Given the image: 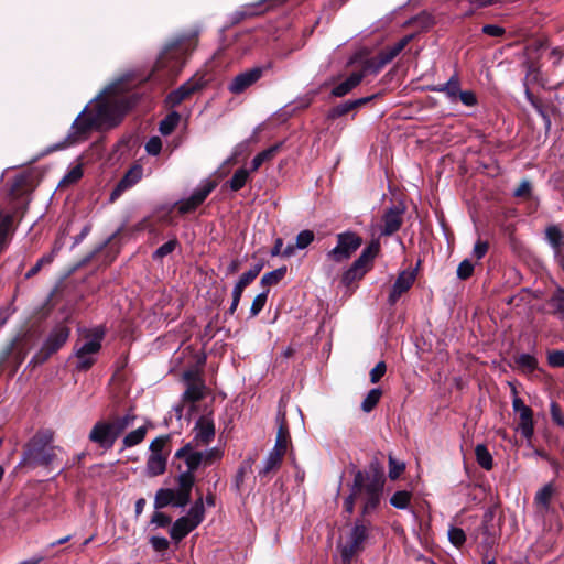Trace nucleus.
Returning <instances> with one entry per match:
<instances>
[{"mask_svg": "<svg viewBox=\"0 0 564 564\" xmlns=\"http://www.w3.org/2000/svg\"><path fill=\"white\" fill-rule=\"evenodd\" d=\"M135 85L130 74L108 85L91 100V105H87L77 116L65 142L56 144L54 149L59 150L82 142L93 130L119 124L124 113L138 101V95L132 91Z\"/></svg>", "mask_w": 564, "mask_h": 564, "instance_id": "1", "label": "nucleus"}, {"mask_svg": "<svg viewBox=\"0 0 564 564\" xmlns=\"http://www.w3.org/2000/svg\"><path fill=\"white\" fill-rule=\"evenodd\" d=\"M382 481L367 471L357 470L349 495L344 500V509L348 514L355 510V503L361 506V517L368 518L378 508L382 497Z\"/></svg>", "mask_w": 564, "mask_h": 564, "instance_id": "2", "label": "nucleus"}, {"mask_svg": "<svg viewBox=\"0 0 564 564\" xmlns=\"http://www.w3.org/2000/svg\"><path fill=\"white\" fill-rule=\"evenodd\" d=\"M51 433L44 432L34 435L26 444L18 466L35 468L37 466L50 467L56 465L59 471H62V464L58 463V453H61L62 449L51 446Z\"/></svg>", "mask_w": 564, "mask_h": 564, "instance_id": "3", "label": "nucleus"}, {"mask_svg": "<svg viewBox=\"0 0 564 564\" xmlns=\"http://www.w3.org/2000/svg\"><path fill=\"white\" fill-rule=\"evenodd\" d=\"M137 416L132 412H128L122 416H116L111 421H98L89 432V441L97 444L104 449L113 447L117 438L131 426Z\"/></svg>", "mask_w": 564, "mask_h": 564, "instance_id": "4", "label": "nucleus"}, {"mask_svg": "<svg viewBox=\"0 0 564 564\" xmlns=\"http://www.w3.org/2000/svg\"><path fill=\"white\" fill-rule=\"evenodd\" d=\"M192 50L191 42L185 39H176L165 45L156 63L155 72H164L162 77H175L185 65L186 56Z\"/></svg>", "mask_w": 564, "mask_h": 564, "instance_id": "5", "label": "nucleus"}, {"mask_svg": "<svg viewBox=\"0 0 564 564\" xmlns=\"http://www.w3.org/2000/svg\"><path fill=\"white\" fill-rule=\"evenodd\" d=\"M370 530L371 523L367 518L355 521L345 543L339 546L343 564H350L354 556L364 550Z\"/></svg>", "mask_w": 564, "mask_h": 564, "instance_id": "6", "label": "nucleus"}, {"mask_svg": "<svg viewBox=\"0 0 564 564\" xmlns=\"http://www.w3.org/2000/svg\"><path fill=\"white\" fill-rule=\"evenodd\" d=\"M69 335L70 328L66 324L58 323L55 325L46 336L37 354L34 356V361L44 362L47 360L53 354L64 346L69 338Z\"/></svg>", "mask_w": 564, "mask_h": 564, "instance_id": "7", "label": "nucleus"}, {"mask_svg": "<svg viewBox=\"0 0 564 564\" xmlns=\"http://www.w3.org/2000/svg\"><path fill=\"white\" fill-rule=\"evenodd\" d=\"M336 246L327 252V258L336 263L348 260L362 245V239L354 231H344L336 236Z\"/></svg>", "mask_w": 564, "mask_h": 564, "instance_id": "8", "label": "nucleus"}, {"mask_svg": "<svg viewBox=\"0 0 564 564\" xmlns=\"http://www.w3.org/2000/svg\"><path fill=\"white\" fill-rule=\"evenodd\" d=\"M380 249L378 240L371 241L360 253V256L352 262L351 267L345 272L344 279L352 281L360 279L371 267V263Z\"/></svg>", "mask_w": 564, "mask_h": 564, "instance_id": "9", "label": "nucleus"}, {"mask_svg": "<svg viewBox=\"0 0 564 564\" xmlns=\"http://www.w3.org/2000/svg\"><path fill=\"white\" fill-rule=\"evenodd\" d=\"M264 67L257 66L238 74L228 84V90L234 95L242 94L262 77Z\"/></svg>", "mask_w": 564, "mask_h": 564, "instance_id": "10", "label": "nucleus"}, {"mask_svg": "<svg viewBox=\"0 0 564 564\" xmlns=\"http://www.w3.org/2000/svg\"><path fill=\"white\" fill-rule=\"evenodd\" d=\"M512 409L520 417L518 430L524 438L530 440L534 433L532 410L518 397L512 400Z\"/></svg>", "mask_w": 564, "mask_h": 564, "instance_id": "11", "label": "nucleus"}, {"mask_svg": "<svg viewBox=\"0 0 564 564\" xmlns=\"http://www.w3.org/2000/svg\"><path fill=\"white\" fill-rule=\"evenodd\" d=\"M192 444L196 447L208 445L215 437V424L209 415H202L193 429Z\"/></svg>", "mask_w": 564, "mask_h": 564, "instance_id": "12", "label": "nucleus"}, {"mask_svg": "<svg viewBox=\"0 0 564 564\" xmlns=\"http://www.w3.org/2000/svg\"><path fill=\"white\" fill-rule=\"evenodd\" d=\"M405 207L402 204L389 207L382 215L381 236H391L397 232L403 224Z\"/></svg>", "mask_w": 564, "mask_h": 564, "instance_id": "13", "label": "nucleus"}, {"mask_svg": "<svg viewBox=\"0 0 564 564\" xmlns=\"http://www.w3.org/2000/svg\"><path fill=\"white\" fill-rule=\"evenodd\" d=\"M415 279L416 274L414 271L404 270L400 272L389 294V304L394 305L401 295L411 289Z\"/></svg>", "mask_w": 564, "mask_h": 564, "instance_id": "14", "label": "nucleus"}, {"mask_svg": "<svg viewBox=\"0 0 564 564\" xmlns=\"http://www.w3.org/2000/svg\"><path fill=\"white\" fill-rule=\"evenodd\" d=\"M204 83L202 79L191 78L183 85H181L177 89L171 91L166 97V102L171 107H175L180 105L184 99L189 97L195 91L202 89Z\"/></svg>", "mask_w": 564, "mask_h": 564, "instance_id": "15", "label": "nucleus"}, {"mask_svg": "<svg viewBox=\"0 0 564 564\" xmlns=\"http://www.w3.org/2000/svg\"><path fill=\"white\" fill-rule=\"evenodd\" d=\"M142 175L143 169L140 165L130 167L111 192L110 199H117L124 191L135 185L142 178Z\"/></svg>", "mask_w": 564, "mask_h": 564, "instance_id": "16", "label": "nucleus"}, {"mask_svg": "<svg viewBox=\"0 0 564 564\" xmlns=\"http://www.w3.org/2000/svg\"><path fill=\"white\" fill-rule=\"evenodd\" d=\"M105 332L102 328L97 327L95 328L88 336L87 340L82 345H76L75 351L80 355H90L96 356L100 348H101V341L104 339Z\"/></svg>", "mask_w": 564, "mask_h": 564, "instance_id": "17", "label": "nucleus"}, {"mask_svg": "<svg viewBox=\"0 0 564 564\" xmlns=\"http://www.w3.org/2000/svg\"><path fill=\"white\" fill-rule=\"evenodd\" d=\"M194 447H196V446L193 445L192 443H187L185 446L180 448L175 454V457L184 458L185 464L187 466L186 471H191L192 474L197 468L203 466V458H202L200 452L195 451Z\"/></svg>", "mask_w": 564, "mask_h": 564, "instance_id": "18", "label": "nucleus"}, {"mask_svg": "<svg viewBox=\"0 0 564 564\" xmlns=\"http://www.w3.org/2000/svg\"><path fill=\"white\" fill-rule=\"evenodd\" d=\"M431 90L445 94L449 101L454 102L460 93V79L457 74H454L446 83L435 85Z\"/></svg>", "mask_w": 564, "mask_h": 564, "instance_id": "19", "label": "nucleus"}, {"mask_svg": "<svg viewBox=\"0 0 564 564\" xmlns=\"http://www.w3.org/2000/svg\"><path fill=\"white\" fill-rule=\"evenodd\" d=\"M364 77V73L354 72L344 82H341L340 84L333 88L332 95L335 97H344L345 95L350 93L355 87H357L361 83Z\"/></svg>", "mask_w": 564, "mask_h": 564, "instance_id": "20", "label": "nucleus"}, {"mask_svg": "<svg viewBox=\"0 0 564 564\" xmlns=\"http://www.w3.org/2000/svg\"><path fill=\"white\" fill-rule=\"evenodd\" d=\"M166 454H150L145 465L148 476L155 477L162 475L166 469Z\"/></svg>", "mask_w": 564, "mask_h": 564, "instance_id": "21", "label": "nucleus"}, {"mask_svg": "<svg viewBox=\"0 0 564 564\" xmlns=\"http://www.w3.org/2000/svg\"><path fill=\"white\" fill-rule=\"evenodd\" d=\"M412 37V35L404 36L395 44L387 46L383 50H381L377 55L383 61V63L388 64L404 50V47L409 44Z\"/></svg>", "mask_w": 564, "mask_h": 564, "instance_id": "22", "label": "nucleus"}, {"mask_svg": "<svg viewBox=\"0 0 564 564\" xmlns=\"http://www.w3.org/2000/svg\"><path fill=\"white\" fill-rule=\"evenodd\" d=\"M412 37V35L404 36L395 44L387 46L383 50H381L377 55L383 61V63L388 64L404 50V47L409 44Z\"/></svg>", "mask_w": 564, "mask_h": 564, "instance_id": "23", "label": "nucleus"}, {"mask_svg": "<svg viewBox=\"0 0 564 564\" xmlns=\"http://www.w3.org/2000/svg\"><path fill=\"white\" fill-rule=\"evenodd\" d=\"M194 529L195 527L187 520V518L181 517L172 524L170 529L171 539L178 543Z\"/></svg>", "mask_w": 564, "mask_h": 564, "instance_id": "24", "label": "nucleus"}, {"mask_svg": "<svg viewBox=\"0 0 564 564\" xmlns=\"http://www.w3.org/2000/svg\"><path fill=\"white\" fill-rule=\"evenodd\" d=\"M551 313L560 319H564V289L557 286L547 301Z\"/></svg>", "mask_w": 564, "mask_h": 564, "instance_id": "25", "label": "nucleus"}, {"mask_svg": "<svg viewBox=\"0 0 564 564\" xmlns=\"http://www.w3.org/2000/svg\"><path fill=\"white\" fill-rule=\"evenodd\" d=\"M554 494L552 484L544 485L534 497V503L540 508L542 513H546L550 510L551 498Z\"/></svg>", "mask_w": 564, "mask_h": 564, "instance_id": "26", "label": "nucleus"}, {"mask_svg": "<svg viewBox=\"0 0 564 564\" xmlns=\"http://www.w3.org/2000/svg\"><path fill=\"white\" fill-rule=\"evenodd\" d=\"M205 517V509H204V500L203 497L199 496L198 499L193 503V506L189 508L188 512L184 518H187V520L197 528L204 520Z\"/></svg>", "mask_w": 564, "mask_h": 564, "instance_id": "27", "label": "nucleus"}, {"mask_svg": "<svg viewBox=\"0 0 564 564\" xmlns=\"http://www.w3.org/2000/svg\"><path fill=\"white\" fill-rule=\"evenodd\" d=\"M175 498V490L169 488H161L156 491L154 497V508L156 510L163 509L170 505L173 506Z\"/></svg>", "mask_w": 564, "mask_h": 564, "instance_id": "28", "label": "nucleus"}, {"mask_svg": "<svg viewBox=\"0 0 564 564\" xmlns=\"http://www.w3.org/2000/svg\"><path fill=\"white\" fill-rule=\"evenodd\" d=\"M282 143H276L260 153H258L251 162V172L257 171L265 161L271 160L280 150Z\"/></svg>", "mask_w": 564, "mask_h": 564, "instance_id": "29", "label": "nucleus"}, {"mask_svg": "<svg viewBox=\"0 0 564 564\" xmlns=\"http://www.w3.org/2000/svg\"><path fill=\"white\" fill-rule=\"evenodd\" d=\"M545 238L557 253L564 246V235L557 226H550L545 230Z\"/></svg>", "mask_w": 564, "mask_h": 564, "instance_id": "30", "label": "nucleus"}, {"mask_svg": "<svg viewBox=\"0 0 564 564\" xmlns=\"http://www.w3.org/2000/svg\"><path fill=\"white\" fill-rule=\"evenodd\" d=\"M286 274V267L278 268L273 271L267 272L262 275L260 284L264 290L278 284Z\"/></svg>", "mask_w": 564, "mask_h": 564, "instance_id": "31", "label": "nucleus"}, {"mask_svg": "<svg viewBox=\"0 0 564 564\" xmlns=\"http://www.w3.org/2000/svg\"><path fill=\"white\" fill-rule=\"evenodd\" d=\"M476 460L480 467L490 470L494 466V458L484 444H478L475 448Z\"/></svg>", "mask_w": 564, "mask_h": 564, "instance_id": "32", "label": "nucleus"}, {"mask_svg": "<svg viewBox=\"0 0 564 564\" xmlns=\"http://www.w3.org/2000/svg\"><path fill=\"white\" fill-rule=\"evenodd\" d=\"M181 120V116L177 111L170 112L159 124V131L163 135L171 134L174 129L177 127Z\"/></svg>", "mask_w": 564, "mask_h": 564, "instance_id": "33", "label": "nucleus"}, {"mask_svg": "<svg viewBox=\"0 0 564 564\" xmlns=\"http://www.w3.org/2000/svg\"><path fill=\"white\" fill-rule=\"evenodd\" d=\"M205 386L200 381H194L188 384L187 389L183 393V399L191 402L199 401L204 398Z\"/></svg>", "mask_w": 564, "mask_h": 564, "instance_id": "34", "label": "nucleus"}, {"mask_svg": "<svg viewBox=\"0 0 564 564\" xmlns=\"http://www.w3.org/2000/svg\"><path fill=\"white\" fill-rule=\"evenodd\" d=\"M147 431L148 427L143 425L129 432L122 440L123 447L128 448L140 444L144 440Z\"/></svg>", "mask_w": 564, "mask_h": 564, "instance_id": "35", "label": "nucleus"}, {"mask_svg": "<svg viewBox=\"0 0 564 564\" xmlns=\"http://www.w3.org/2000/svg\"><path fill=\"white\" fill-rule=\"evenodd\" d=\"M284 454L279 453L276 451L271 449L267 458L262 463V469L260 470V475H267L281 464L282 457Z\"/></svg>", "mask_w": 564, "mask_h": 564, "instance_id": "36", "label": "nucleus"}, {"mask_svg": "<svg viewBox=\"0 0 564 564\" xmlns=\"http://www.w3.org/2000/svg\"><path fill=\"white\" fill-rule=\"evenodd\" d=\"M289 443V431L288 427L284 424V420L282 419L280 423V427L278 430L276 440L273 451H276L279 453L285 454Z\"/></svg>", "mask_w": 564, "mask_h": 564, "instance_id": "37", "label": "nucleus"}, {"mask_svg": "<svg viewBox=\"0 0 564 564\" xmlns=\"http://www.w3.org/2000/svg\"><path fill=\"white\" fill-rule=\"evenodd\" d=\"M516 365L524 372H532L538 368V360L533 355L530 354H521L516 360Z\"/></svg>", "mask_w": 564, "mask_h": 564, "instance_id": "38", "label": "nucleus"}, {"mask_svg": "<svg viewBox=\"0 0 564 564\" xmlns=\"http://www.w3.org/2000/svg\"><path fill=\"white\" fill-rule=\"evenodd\" d=\"M58 250H59V247H55L50 253L41 257L36 261V263L26 272L25 278L30 279V278L34 276L35 274H37L40 272V270L42 269L43 265L52 263V261L54 260V257Z\"/></svg>", "mask_w": 564, "mask_h": 564, "instance_id": "39", "label": "nucleus"}, {"mask_svg": "<svg viewBox=\"0 0 564 564\" xmlns=\"http://www.w3.org/2000/svg\"><path fill=\"white\" fill-rule=\"evenodd\" d=\"M381 395H382L381 389H379V388L371 389L361 402L362 411L366 413L372 411L375 409V406L378 404Z\"/></svg>", "mask_w": 564, "mask_h": 564, "instance_id": "40", "label": "nucleus"}, {"mask_svg": "<svg viewBox=\"0 0 564 564\" xmlns=\"http://www.w3.org/2000/svg\"><path fill=\"white\" fill-rule=\"evenodd\" d=\"M178 247V241L176 238L170 239L161 247H159L152 254V259L154 261H161L166 256L171 254Z\"/></svg>", "mask_w": 564, "mask_h": 564, "instance_id": "41", "label": "nucleus"}, {"mask_svg": "<svg viewBox=\"0 0 564 564\" xmlns=\"http://www.w3.org/2000/svg\"><path fill=\"white\" fill-rule=\"evenodd\" d=\"M199 452L203 458V466H209L215 462L220 460L224 455V451L218 446Z\"/></svg>", "mask_w": 564, "mask_h": 564, "instance_id": "42", "label": "nucleus"}, {"mask_svg": "<svg viewBox=\"0 0 564 564\" xmlns=\"http://www.w3.org/2000/svg\"><path fill=\"white\" fill-rule=\"evenodd\" d=\"M249 174H250V171H248L246 169L237 170L229 181L230 188L235 192L242 188L247 183Z\"/></svg>", "mask_w": 564, "mask_h": 564, "instance_id": "43", "label": "nucleus"}, {"mask_svg": "<svg viewBox=\"0 0 564 564\" xmlns=\"http://www.w3.org/2000/svg\"><path fill=\"white\" fill-rule=\"evenodd\" d=\"M194 482H195L194 474H192L191 471H183L178 475V478H177V484H178L177 490L182 491L183 494L191 495Z\"/></svg>", "mask_w": 564, "mask_h": 564, "instance_id": "44", "label": "nucleus"}, {"mask_svg": "<svg viewBox=\"0 0 564 564\" xmlns=\"http://www.w3.org/2000/svg\"><path fill=\"white\" fill-rule=\"evenodd\" d=\"M387 64L383 63V61L378 56L376 55L375 57L372 58H369L367 59L365 63H364V66H362V70H360L359 73H364L365 76L367 74H377L379 73Z\"/></svg>", "mask_w": 564, "mask_h": 564, "instance_id": "45", "label": "nucleus"}, {"mask_svg": "<svg viewBox=\"0 0 564 564\" xmlns=\"http://www.w3.org/2000/svg\"><path fill=\"white\" fill-rule=\"evenodd\" d=\"M411 495L405 490L397 491L390 498V503L397 509H406L410 503Z\"/></svg>", "mask_w": 564, "mask_h": 564, "instance_id": "46", "label": "nucleus"}, {"mask_svg": "<svg viewBox=\"0 0 564 564\" xmlns=\"http://www.w3.org/2000/svg\"><path fill=\"white\" fill-rule=\"evenodd\" d=\"M314 237L315 235L312 230L305 229L300 231L296 236L295 245H293L295 250H303L308 247L313 242Z\"/></svg>", "mask_w": 564, "mask_h": 564, "instance_id": "47", "label": "nucleus"}, {"mask_svg": "<svg viewBox=\"0 0 564 564\" xmlns=\"http://www.w3.org/2000/svg\"><path fill=\"white\" fill-rule=\"evenodd\" d=\"M200 204H203L200 199L192 194L188 198L178 202L176 206L181 214H186L195 210Z\"/></svg>", "mask_w": 564, "mask_h": 564, "instance_id": "48", "label": "nucleus"}, {"mask_svg": "<svg viewBox=\"0 0 564 564\" xmlns=\"http://www.w3.org/2000/svg\"><path fill=\"white\" fill-rule=\"evenodd\" d=\"M269 290H263L261 293H259L252 301L251 307H250V316L256 317L264 307L268 299Z\"/></svg>", "mask_w": 564, "mask_h": 564, "instance_id": "49", "label": "nucleus"}, {"mask_svg": "<svg viewBox=\"0 0 564 564\" xmlns=\"http://www.w3.org/2000/svg\"><path fill=\"white\" fill-rule=\"evenodd\" d=\"M447 535L449 542L456 547H460L466 542V534L460 528L449 527Z\"/></svg>", "mask_w": 564, "mask_h": 564, "instance_id": "50", "label": "nucleus"}, {"mask_svg": "<svg viewBox=\"0 0 564 564\" xmlns=\"http://www.w3.org/2000/svg\"><path fill=\"white\" fill-rule=\"evenodd\" d=\"M282 247L283 240L281 238H276L274 246L271 249V256L275 257L282 254L283 257L290 258L291 256L294 254L295 248L293 245H288L284 249H282Z\"/></svg>", "mask_w": 564, "mask_h": 564, "instance_id": "51", "label": "nucleus"}, {"mask_svg": "<svg viewBox=\"0 0 564 564\" xmlns=\"http://www.w3.org/2000/svg\"><path fill=\"white\" fill-rule=\"evenodd\" d=\"M405 464L389 455V478L395 480L404 471Z\"/></svg>", "mask_w": 564, "mask_h": 564, "instance_id": "52", "label": "nucleus"}, {"mask_svg": "<svg viewBox=\"0 0 564 564\" xmlns=\"http://www.w3.org/2000/svg\"><path fill=\"white\" fill-rule=\"evenodd\" d=\"M475 265L468 259L463 260L457 268L456 274L460 280L469 279L474 273Z\"/></svg>", "mask_w": 564, "mask_h": 564, "instance_id": "53", "label": "nucleus"}, {"mask_svg": "<svg viewBox=\"0 0 564 564\" xmlns=\"http://www.w3.org/2000/svg\"><path fill=\"white\" fill-rule=\"evenodd\" d=\"M215 186H216V184L214 182L204 181L193 192V195H195L203 203L207 198V196L212 193V191L215 188Z\"/></svg>", "mask_w": 564, "mask_h": 564, "instance_id": "54", "label": "nucleus"}, {"mask_svg": "<svg viewBox=\"0 0 564 564\" xmlns=\"http://www.w3.org/2000/svg\"><path fill=\"white\" fill-rule=\"evenodd\" d=\"M75 357L77 358L76 369L78 371L88 370L96 361V358L90 355H80L75 351Z\"/></svg>", "mask_w": 564, "mask_h": 564, "instance_id": "55", "label": "nucleus"}, {"mask_svg": "<svg viewBox=\"0 0 564 564\" xmlns=\"http://www.w3.org/2000/svg\"><path fill=\"white\" fill-rule=\"evenodd\" d=\"M351 110H355L354 105H352L351 100H347V101H345L343 104H339L336 107H334L332 109V111H330V117L332 118H339V117L348 113Z\"/></svg>", "mask_w": 564, "mask_h": 564, "instance_id": "56", "label": "nucleus"}, {"mask_svg": "<svg viewBox=\"0 0 564 564\" xmlns=\"http://www.w3.org/2000/svg\"><path fill=\"white\" fill-rule=\"evenodd\" d=\"M149 542L156 552H165L170 546L169 540L164 536L153 535L149 539Z\"/></svg>", "mask_w": 564, "mask_h": 564, "instance_id": "57", "label": "nucleus"}, {"mask_svg": "<svg viewBox=\"0 0 564 564\" xmlns=\"http://www.w3.org/2000/svg\"><path fill=\"white\" fill-rule=\"evenodd\" d=\"M161 149H162V141L159 137H152L145 143V151L150 155L160 154Z\"/></svg>", "mask_w": 564, "mask_h": 564, "instance_id": "58", "label": "nucleus"}, {"mask_svg": "<svg viewBox=\"0 0 564 564\" xmlns=\"http://www.w3.org/2000/svg\"><path fill=\"white\" fill-rule=\"evenodd\" d=\"M171 517L160 511H155L151 517V524H154L158 528H165L171 523Z\"/></svg>", "mask_w": 564, "mask_h": 564, "instance_id": "59", "label": "nucleus"}, {"mask_svg": "<svg viewBox=\"0 0 564 564\" xmlns=\"http://www.w3.org/2000/svg\"><path fill=\"white\" fill-rule=\"evenodd\" d=\"M386 371V362L379 361L370 371V381L377 383L384 376Z\"/></svg>", "mask_w": 564, "mask_h": 564, "instance_id": "60", "label": "nucleus"}, {"mask_svg": "<svg viewBox=\"0 0 564 564\" xmlns=\"http://www.w3.org/2000/svg\"><path fill=\"white\" fill-rule=\"evenodd\" d=\"M547 361L552 367H564V350L550 351Z\"/></svg>", "mask_w": 564, "mask_h": 564, "instance_id": "61", "label": "nucleus"}, {"mask_svg": "<svg viewBox=\"0 0 564 564\" xmlns=\"http://www.w3.org/2000/svg\"><path fill=\"white\" fill-rule=\"evenodd\" d=\"M489 245L487 241L478 239L475 242L474 249H473V256L476 257L478 260L482 259L486 253L488 252Z\"/></svg>", "mask_w": 564, "mask_h": 564, "instance_id": "62", "label": "nucleus"}, {"mask_svg": "<svg viewBox=\"0 0 564 564\" xmlns=\"http://www.w3.org/2000/svg\"><path fill=\"white\" fill-rule=\"evenodd\" d=\"M457 99L460 100V102L467 107H473L477 104V97L476 95L470 90H460L458 94Z\"/></svg>", "mask_w": 564, "mask_h": 564, "instance_id": "63", "label": "nucleus"}, {"mask_svg": "<svg viewBox=\"0 0 564 564\" xmlns=\"http://www.w3.org/2000/svg\"><path fill=\"white\" fill-rule=\"evenodd\" d=\"M167 442V437L161 436L153 440L149 446L150 454H164L163 449Z\"/></svg>", "mask_w": 564, "mask_h": 564, "instance_id": "64", "label": "nucleus"}]
</instances>
